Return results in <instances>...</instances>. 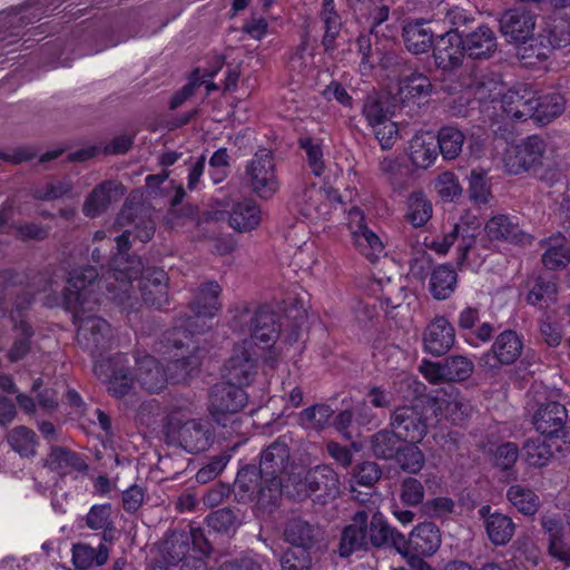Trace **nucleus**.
I'll return each instance as SVG.
<instances>
[{
  "mask_svg": "<svg viewBox=\"0 0 570 570\" xmlns=\"http://www.w3.org/2000/svg\"><path fill=\"white\" fill-rule=\"evenodd\" d=\"M389 60H394L395 66L399 67L396 72L401 92H406L413 98L428 97L432 94L433 85L430 79L414 69L405 58L395 56Z\"/></svg>",
  "mask_w": 570,
  "mask_h": 570,
  "instance_id": "obj_25",
  "label": "nucleus"
},
{
  "mask_svg": "<svg viewBox=\"0 0 570 570\" xmlns=\"http://www.w3.org/2000/svg\"><path fill=\"white\" fill-rule=\"evenodd\" d=\"M485 232L490 239L497 240L520 242L523 236L519 224L503 214L490 218L485 225Z\"/></svg>",
  "mask_w": 570,
  "mask_h": 570,
  "instance_id": "obj_43",
  "label": "nucleus"
},
{
  "mask_svg": "<svg viewBox=\"0 0 570 570\" xmlns=\"http://www.w3.org/2000/svg\"><path fill=\"white\" fill-rule=\"evenodd\" d=\"M466 51L463 37L455 32H445L435 38L433 58L435 66L444 71H454L462 67Z\"/></svg>",
  "mask_w": 570,
  "mask_h": 570,
  "instance_id": "obj_17",
  "label": "nucleus"
},
{
  "mask_svg": "<svg viewBox=\"0 0 570 570\" xmlns=\"http://www.w3.org/2000/svg\"><path fill=\"white\" fill-rule=\"evenodd\" d=\"M396 535H402L392 528L382 512L375 511L367 519V542L368 547L385 548L392 547L397 551Z\"/></svg>",
  "mask_w": 570,
  "mask_h": 570,
  "instance_id": "obj_32",
  "label": "nucleus"
},
{
  "mask_svg": "<svg viewBox=\"0 0 570 570\" xmlns=\"http://www.w3.org/2000/svg\"><path fill=\"white\" fill-rule=\"evenodd\" d=\"M547 150L544 139L538 135H532L521 140L520 144L507 149L503 163L507 173L519 175L525 171H537L543 164V157Z\"/></svg>",
  "mask_w": 570,
  "mask_h": 570,
  "instance_id": "obj_7",
  "label": "nucleus"
},
{
  "mask_svg": "<svg viewBox=\"0 0 570 570\" xmlns=\"http://www.w3.org/2000/svg\"><path fill=\"white\" fill-rule=\"evenodd\" d=\"M189 550V537H187L185 531L170 532L160 547L163 559L170 566L186 561Z\"/></svg>",
  "mask_w": 570,
  "mask_h": 570,
  "instance_id": "obj_39",
  "label": "nucleus"
},
{
  "mask_svg": "<svg viewBox=\"0 0 570 570\" xmlns=\"http://www.w3.org/2000/svg\"><path fill=\"white\" fill-rule=\"evenodd\" d=\"M354 235L360 252L370 262H375L384 249L379 236L362 223H360L357 230L354 232Z\"/></svg>",
  "mask_w": 570,
  "mask_h": 570,
  "instance_id": "obj_54",
  "label": "nucleus"
},
{
  "mask_svg": "<svg viewBox=\"0 0 570 570\" xmlns=\"http://www.w3.org/2000/svg\"><path fill=\"white\" fill-rule=\"evenodd\" d=\"M464 134L453 126H444L439 130L436 146L444 159H454L462 151Z\"/></svg>",
  "mask_w": 570,
  "mask_h": 570,
  "instance_id": "obj_50",
  "label": "nucleus"
},
{
  "mask_svg": "<svg viewBox=\"0 0 570 570\" xmlns=\"http://www.w3.org/2000/svg\"><path fill=\"white\" fill-rule=\"evenodd\" d=\"M367 519L368 512L364 509L356 511L342 533L338 544V554L347 558L357 551H367Z\"/></svg>",
  "mask_w": 570,
  "mask_h": 570,
  "instance_id": "obj_20",
  "label": "nucleus"
},
{
  "mask_svg": "<svg viewBox=\"0 0 570 570\" xmlns=\"http://www.w3.org/2000/svg\"><path fill=\"white\" fill-rule=\"evenodd\" d=\"M402 38L406 49L414 55L428 52L435 43L433 31L422 21L407 23L403 28Z\"/></svg>",
  "mask_w": 570,
  "mask_h": 570,
  "instance_id": "obj_33",
  "label": "nucleus"
},
{
  "mask_svg": "<svg viewBox=\"0 0 570 570\" xmlns=\"http://www.w3.org/2000/svg\"><path fill=\"white\" fill-rule=\"evenodd\" d=\"M208 410L214 421L226 426L229 415L242 411L247 404V393L243 386L226 381L213 385L209 390Z\"/></svg>",
  "mask_w": 570,
  "mask_h": 570,
  "instance_id": "obj_10",
  "label": "nucleus"
},
{
  "mask_svg": "<svg viewBox=\"0 0 570 570\" xmlns=\"http://www.w3.org/2000/svg\"><path fill=\"white\" fill-rule=\"evenodd\" d=\"M230 312V330L238 334H249V337L234 344L224 364L223 375L229 382L247 386L254 382L258 372L255 341L273 346L279 336V324L276 313L267 305L242 303Z\"/></svg>",
  "mask_w": 570,
  "mask_h": 570,
  "instance_id": "obj_1",
  "label": "nucleus"
},
{
  "mask_svg": "<svg viewBox=\"0 0 570 570\" xmlns=\"http://www.w3.org/2000/svg\"><path fill=\"white\" fill-rule=\"evenodd\" d=\"M432 216V204L421 191L411 194L407 200L406 218L414 227L425 225Z\"/></svg>",
  "mask_w": 570,
  "mask_h": 570,
  "instance_id": "obj_52",
  "label": "nucleus"
},
{
  "mask_svg": "<svg viewBox=\"0 0 570 570\" xmlns=\"http://www.w3.org/2000/svg\"><path fill=\"white\" fill-rule=\"evenodd\" d=\"M476 228L466 224H455L452 230L445 234L441 239L431 243L430 248L438 254H446L450 247L458 242V264H462L468 253L474 247L476 239Z\"/></svg>",
  "mask_w": 570,
  "mask_h": 570,
  "instance_id": "obj_24",
  "label": "nucleus"
},
{
  "mask_svg": "<svg viewBox=\"0 0 570 570\" xmlns=\"http://www.w3.org/2000/svg\"><path fill=\"white\" fill-rule=\"evenodd\" d=\"M125 190L124 185L117 180H104L86 197L82 205L83 215L89 218L102 215L112 202L119 200L125 195Z\"/></svg>",
  "mask_w": 570,
  "mask_h": 570,
  "instance_id": "obj_23",
  "label": "nucleus"
},
{
  "mask_svg": "<svg viewBox=\"0 0 570 570\" xmlns=\"http://www.w3.org/2000/svg\"><path fill=\"white\" fill-rule=\"evenodd\" d=\"M546 250L542 254L541 262L547 269H563L570 263V246L563 235H554L546 242Z\"/></svg>",
  "mask_w": 570,
  "mask_h": 570,
  "instance_id": "obj_35",
  "label": "nucleus"
},
{
  "mask_svg": "<svg viewBox=\"0 0 570 570\" xmlns=\"http://www.w3.org/2000/svg\"><path fill=\"white\" fill-rule=\"evenodd\" d=\"M291 464L289 448L283 438L271 443L261 455L259 469L269 482V492L282 493V474Z\"/></svg>",
  "mask_w": 570,
  "mask_h": 570,
  "instance_id": "obj_13",
  "label": "nucleus"
},
{
  "mask_svg": "<svg viewBox=\"0 0 570 570\" xmlns=\"http://www.w3.org/2000/svg\"><path fill=\"white\" fill-rule=\"evenodd\" d=\"M220 293L222 287L215 281L202 284L189 303L194 315L180 318L179 324L165 333V345L176 350H195L194 335L205 332L204 324L198 323L202 317H213L222 308Z\"/></svg>",
  "mask_w": 570,
  "mask_h": 570,
  "instance_id": "obj_3",
  "label": "nucleus"
},
{
  "mask_svg": "<svg viewBox=\"0 0 570 570\" xmlns=\"http://www.w3.org/2000/svg\"><path fill=\"white\" fill-rule=\"evenodd\" d=\"M7 442L22 458H33L37 454L38 436L24 425L11 429L7 434Z\"/></svg>",
  "mask_w": 570,
  "mask_h": 570,
  "instance_id": "obj_42",
  "label": "nucleus"
},
{
  "mask_svg": "<svg viewBox=\"0 0 570 570\" xmlns=\"http://www.w3.org/2000/svg\"><path fill=\"white\" fill-rule=\"evenodd\" d=\"M168 438L178 442L179 446L189 453L204 452L213 442L209 423L204 420H188L177 426H171Z\"/></svg>",
  "mask_w": 570,
  "mask_h": 570,
  "instance_id": "obj_15",
  "label": "nucleus"
},
{
  "mask_svg": "<svg viewBox=\"0 0 570 570\" xmlns=\"http://www.w3.org/2000/svg\"><path fill=\"white\" fill-rule=\"evenodd\" d=\"M315 553L288 547L281 558L282 570H311Z\"/></svg>",
  "mask_w": 570,
  "mask_h": 570,
  "instance_id": "obj_59",
  "label": "nucleus"
},
{
  "mask_svg": "<svg viewBox=\"0 0 570 570\" xmlns=\"http://www.w3.org/2000/svg\"><path fill=\"white\" fill-rule=\"evenodd\" d=\"M199 366V361L196 355L181 354L179 357L171 360L168 363L169 377L175 382L179 383L185 381L191 375V373Z\"/></svg>",
  "mask_w": 570,
  "mask_h": 570,
  "instance_id": "obj_61",
  "label": "nucleus"
},
{
  "mask_svg": "<svg viewBox=\"0 0 570 570\" xmlns=\"http://www.w3.org/2000/svg\"><path fill=\"white\" fill-rule=\"evenodd\" d=\"M97 278L98 272L92 266L73 271L63 289L65 308L70 312L83 308L87 296L90 294L89 287L94 285Z\"/></svg>",
  "mask_w": 570,
  "mask_h": 570,
  "instance_id": "obj_18",
  "label": "nucleus"
},
{
  "mask_svg": "<svg viewBox=\"0 0 570 570\" xmlns=\"http://www.w3.org/2000/svg\"><path fill=\"white\" fill-rule=\"evenodd\" d=\"M109 550L105 544H99L97 549L85 544L77 543L72 547V562L77 569L85 570L94 563L102 566L107 562Z\"/></svg>",
  "mask_w": 570,
  "mask_h": 570,
  "instance_id": "obj_47",
  "label": "nucleus"
},
{
  "mask_svg": "<svg viewBox=\"0 0 570 570\" xmlns=\"http://www.w3.org/2000/svg\"><path fill=\"white\" fill-rule=\"evenodd\" d=\"M557 283L552 277L538 276L530 292L527 295V302L537 305L541 302L547 304L557 301Z\"/></svg>",
  "mask_w": 570,
  "mask_h": 570,
  "instance_id": "obj_58",
  "label": "nucleus"
},
{
  "mask_svg": "<svg viewBox=\"0 0 570 570\" xmlns=\"http://www.w3.org/2000/svg\"><path fill=\"white\" fill-rule=\"evenodd\" d=\"M405 440L389 424L368 439V450L377 460L392 461Z\"/></svg>",
  "mask_w": 570,
  "mask_h": 570,
  "instance_id": "obj_31",
  "label": "nucleus"
},
{
  "mask_svg": "<svg viewBox=\"0 0 570 570\" xmlns=\"http://www.w3.org/2000/svg\"><path fill=\"white\" fill-rule=\"evenodd\" d=\"M261 223V209L252 199H245L234 205L228 213V224L238 232H248Z\"/></svg>",
  "mask_w": 570,
  "mask_h": 570,
  "instance_id": "obj_34",
  "label": "nucleus"
},
{
  "mask_svg": "<svg viewBox=\"0 0 570 570\" xmlns=\"http://www.w3.org/2000/svg\"><path fill=\"white\" fill-rule=\"evenodd\" d=\"M419 442L405 441L395 458L397 466L407 473H419L425 464V455L422 450L417 446Z\"/></svg>",
  "mask_w": 570,
  "mask_h": 570,
  "instance_id": "obj_48",
  "label": "nucleus"
},
{
  "mask_svg": "<svg viewBox=\"0 0 570 570\" xmlns=\"http://www.w3.org/2000/svg\"><path fill=\"white\" fill-rule=\"evenodd\" d=\"M432 409L423 401L396 406L389 417V424L405 441L421 442L432 425Z\"/></svg>",
  "mask_w": 570,
  "mask_h": 570,
  "instance_id": "obj_5",
  "label": "nucleus"
},
{
  "mask_svg": "<svg viewBox=\"0 0 570 570\" xmlns=\"http://www.w3.org/2000/svg\"><path fill=\"white\" fill-rule=\"evenodd\" d=\"M381 286V299L387 307L396 308L402 305L407 296V288L401 277L379 281Z\"/></svg>",
  "mask_w": 570,
  "mask_h": 570,
  "instance_id": "obj_57",
  "label": "nucleus"
},
{
  "mask_svg": "<svg viewBox=\"0 0 570 570\" xmlns=\"http://www.w3.org/2000/svg\"><path fill=\"white\" fill-rule=\"evenodd\" d=\"M469 197L475 204H487L491 197L490 184L484 171L472 170L469 177Z\"/></svg>",
  "mask_w": 570,
  "mask_h": 570,
  "instance_id": "obj_62",
  "label": "nucleus"
},
{
  "mask_svg": "<svg viewBox=\"0 0 570 570\" xmlns=\"http://www.w3.org/2000/svg\"><path fill=\"white\" fill-rule=\"evenodd\" d=\"M499 24L500 32L508 41L527 43L533 35L535 21L530 11L515 8L504 11Z\"/></svg>",
  "mask_w": 570,
  "mask_h": 570,
  "instance_id": "obj_21",
  "label": "nucleus"
},
{
  "mask_svg": "<svg viewBox=\"0 0 570 570\" xmlns=\"http://www.w3.org/2000/svg\"><path fill=\"white\" fill-rule=\"evenodd\" d=\"M458 281L456 272L450 265H439L431 274L430 291L435 299H445L452 295Z\"/></svg>",
  "mask_w": 570,
  "mask_h": 570,
  "instance_id": "obj_41",
  "label": "nucleus"
},
{
  "mask_svg": "<svg viewBox=\"0 0 570 570\" xmlns=\"http://www.w3.org/2000/svg\"><path fill=\"white\" fill-rule=\"evenodd\" d=\"M522 450L527 463L534 468L546 466L553 455L551 446L540 438L525 441Z\"/></svg>",
  "mask_w": 570,
  "mask_h": 570,
  "instance_id": "obj_55",
  "label": "nucleus"
},
{
  "mask_svg": "<svg viewBox=\"0 0 570 570\" xmlns=\"http://www.w3.org/2000/svg\"><path fill=\"white\" fill-rule=\"evenodd\" d=\"M541 525L548 534L549 554L566 563L570 564V529H567L562 521L550 517H543Z\"/></svg>",
  "mask_w": 570,
  "mask_h": 570,
  "instance_id": "obj_28",
  "label": "nucleus"
},
{
  "mask_svg": "<svg viewBox=\"0 0 570 570\" xmlns=\"http://www.w3.org/2000/svg\"><path fill=\"white\" fill-rule=\"evenodd\" d=\"M523 350V344L519 335L511 330H507L498 335L493 345V357L502 365L513 364Z\"/></svg>",
  "mask_w": 570,
  "mask_h": 570,
  "instance_id": "obj_36",
  "label": "nucleus"
},
{
  "mask_svg": "<svg viewBox=\"0 0 570 570\" xmlns=\"http://www.w3.org/2000/svg\"><path fill=\"white\" fill-rule=\"evenodd\" d=\"M507 498L524 515L535 514L540 505L539 497L534 491L521 484L511 485L507 492Z\"/></svg>",
  "mask_w": 570,
  "mask_h": 570,
  "instance_id": "obj_49",
  "label": "nucleus"
},
{
  "mask_svg": "<svg viewBox=\"0 0 570 570\" xmlns=\"http://www.w3.org/2000/svg\"><path fill=\"white\" fill-rule=\"evenodd\" d=\"M246 180L252 190L261 198H271L278 188L275 164L271 150H258L247 164Z\"/></svg>",
  "mask_w": 570,
  "mask_h": 570,
  "instance_id": "obj_11",
  "label": "nucleus"
},
{
  "mask_svg": "<svg viewBox=\"0 0 570 570\" xmlns=\"http://www.w3.org/2000/svg\"><path fill=\"white\" fill-rule=\"evenodd\" d=\"M94 372L107 385L109 394L117 399L127 395L136 381L130 373L127 356L121 353L97 361Z\"/></svg>",
  "mask_w": 570,
  "mask_h": 570,
  "instance_id": "obj_9",
  "label": "nucleus"
},
{
  "mask_svg": "<svg viewBox=\"0 0 570 570\" xmlns=\"http://www.w3.org/2000/svg\"><path fill=\"white\" fill-rule=\"evenodd\" d=\"M485 531L489 540L494 546H505L511 541L515 532L513 520L503 513L493 512L487 521Z\"/></svg>",
  "mask_w": 570,
  "mask_h": 570,
  "instance_id": "obj_44",
  "label": "nucleus"
},
{
  "mask_svg": "<svg viewBox=\"0 0 570 570\" xmlns=\"http://www.w3.org/2000/svg\"><path fill=\"white\" fill-rule=\"evenodd\" d=\"M424 487L422 482L413 476L405 478L400 488V499L409 507H416L423 502Z\"/></svg>",
  "mask_w": 570,
  "mask_h": 570,
  "instance_id": "obj_64",
  "label": "nucleus"
},
{
  "mask_svg": "<svg viewBox=\"0 0 570 570\" xmlns=\"http://www.w3.org/2000/svg\"><path fill=\"white\" fill-rule=\"evenodd\" d=\"M112 508L110 503L95 504L83 518L86 525L91 530H101L105 541L111 540L115 530L111 518Z\"/></svg>",
  "mask_w": 570,
  "mask_h": 570,
  "instance_id": "obj_46",
  "label": "nucleus"
},
{
  "mask_svg": "<svg viewBox=\"0 0 570 570\" xmlns=\"http://www.w3.org/2000/svg\"><path fill=\"white\" fill-rule=\"evenodd\" d=\"M334 411L327 404H314L299 413V423L306 429L324 430L332 419Z\"/></svg>",
  "mask_w": 570,
  "mask_h": 570,
  "instance_id": "obj_53",
  "label": "nucleus"
},
{
  "mask_svg": "<svg viewBox=\"0 0 570 570\" xmlns=\"http://www.w3.org/2000/svg\"><path fill=\"white\" fill-rule=\"evenodd\" d=\"M207 527L217 533H229L237 527V517L232 509L224 508L212 512L206 518Z\"/></svg>",
  "mask_w": 570,
  "mask_h": 570,
  "instance_id": "obj_63",
  "label": "nucleus"
},
{
  "mask_svg": "<svg viewBox=\"0 0 570 570\" xmlns=\"http://www.w3.org/2000/svg\"><path fill=\"white\" fill-rule=\"evenodd\" d=\"M136 381L149 393L161 391L167 383V376L159 362L151 355L136 358Z\"/></svg>",
  "mask_w": 570,
  "mask_h": 570,
  "instance_id": "obj_29",
  "label": "nucleus"
},
{
  "mask_svg": "<svg viewBox=\"0 0 570 570\" xmlns=\"http://www.w3.org/2000/svg\"><path fill=\"white\" fill-rule=\"evenodd\" d=\"M474 370L473 362L463 355H451L443 360L446 382H462L468 380Z\"/></svg>",
  "mask_w": 570,
  "mask_h": 570,
  "instance_id": "obj_56",
  "label": "nucleus"
},
{
  "mask_svg": "<svg viewBox=\"0 0 570 570\" xmlns=\"http://www.w3.org/2000/svg\"><path fill=\"white\" fill-rule=\"evenodd\" d=\"M534 91L525 85H519L502 95L501 108L508 118L527 120L534 110Z\"/></svg>",
  "mask_w": 570,
  "mask_h": 570,
  "instance_id": "obj_26",
  "label": "nucleus"
},
{
  "mask_svg": "<svg viewBox=\"0 0 570 570\" xmlns=\"http://www.w3.org/2000/svg\"><path fill=\"white\" fill-rule=\"evenodd\" d=\"M283 539L291 548L316 552L324 540V531L318 523L293 517L285 523Z\"/></svg>",
  "mask_w": 570,
  "mask_h": 570,
  "instance_id": "obj_16",
  "label": "nucleus"
},
{
  "mask_svg": "<svg viewBox=\"0 0 570 570\" xmlns=\"http://www.w3.org/2000/svg\"><path fill=\"white\" fill-rule=\"evenodd\" d=\"M396 544L402 556H433L441 546L440 529L433 522L419 523L409 538L396 535Z\"/></svg>",
  "mask_w": 570,
  "mask_h": 570,
  "instance_id": "obj_12",
  "label": "nucleus"
},
{
  "mask_svg": "<svg viewBox=\"0 0 570 570\" xmlns=\"http://www.w3.org/2000/svg\"><path fill=\"white\" fill-rule=\"evenodd\" d=\"M454 342V327L444 316L433 318L423 332L424 351L433 356L446 354Z\"/></svg>",
  "mask_w": 570,
  "mask_h": 570,
  "instance_id": "obj_22",
  "label": "nucleus"
},
{
  "mask_svg": "<svg viewBox=\"0 0 570 570\" xmlns=\"http://www.w3.org/2000/svg\"><path fill=\"white\" fill-rule=\"evenodd\" d=\"M320 18L324 23V36L322 45L326 52L336 49V39L342 28V19L338 14L334 0H323Z\"/></svg>",
  "mask_w": 570,
  "mask_h": 570,
  "instance_id": "obj_38",
  "label": "nucleus"
},
{
  "mask_svg": "<svg viewBox=\"0 0 570 570\" xmlns=\"http://www.w3.org/2000/svg\"><path fill=\"white\" fill-rule=\"evenodd\" d=\"M532 118L541 124L547 125L564 111L566 100L560 92H550L542 96L534 94Z\"/></svg>",
  "mask_w": 570,
  "mask_h": 570,
  "instance_id": "obj_37",
  "label": "nucleus"
},
{
  "mask_svg": "<svg viewBox=\"0 0 570 570\" xmlns=\"http://www.w3.org/2000/svg\"><path fill=\"white\" fill-rule=\"evenodd\" d=\"M436 144L433 138L429 137V141L424 137H414L410 144V158L414 166L419 168H428L436 159Z\"/></svg>",
  "mask_w": 570,
  "mask_h": 570,
  "instance_id": "obj_51",
  "label": "nucleus"
},
{
  "mask_svg": "<svg viewBox=\"0 0 570 570\" xmlns=\"http://www.w3.org/2000/svg\"><path fill=\"white\" fill-rule=\"evenodd\" d=\"M291 481L295 489L292 495L301 501L309 498L314 503L325 505L341 493L340 475L328 464L309 468L303 476H294Z\"/></svg>",
  "mask_w": 570,
  "mask_h": 570,
  "instance_id": "obj_4",
  "label": "nucleus"
},
{
  "mask_svg": "<svg viewBox=\"0 0 570 570\" xmlns=\"http://www.w3.org/2000/svg\"><path fill=\"white\" fill-rule=\"evenodd\" d=\"M445 21L451 26L448 32H455L462 37L473 29L475 14L460 7H452L445 13Z\"/></svg>",
  "mask_w": 570,
  "mask_h": 570,
  "instance_id": "obj_60",
  "label": "nucleus"
},
{
  "mask_svg": "<svg viewBox=\"0 0 570 570\" xmlns=\"http://www.w3.org/2000/svg\"><path fill=\"white\" fill-rule=\"evenodd\" d=\"M11 321L13 328L19 332V334L14 338L7 356L10 362L16 363L24 358L30 352L31 338L35 335V331L26 320H18L13 314H11Z\"/></svg>",
  "mask_w": 570,
  "mask_h": 570,
  "instance_id": "obj_45",
  "label": "nucleus"
},
{
  "mask_svg": "<svg viewBox=\"0 0 570 570\" xmlns=\"http://www.w3.org/2000/svg\"><path fill=\"white\" fill-rule=\"evenodd\" d=\"M568 410L559 402L541 404L535 411L532 423L535 430L548 438H560L570 445V429L566 426Z\"/></svg>",
  "mask_w": 570,
  "mask_h": 570,
  "instance_id": "obj_14",
  "label": "nucleus"
},
{
  "mask_svg": "<svg viewBox=\"0 0 570 570\" xmlns=\"http://www.w3.org/2000/svg\"><path fill=\"white\" fill-rule=\"evenodd\" d=\"M73 324L77 325L76 340L80 347L91 356L100 355L109 350L114 342V331L102 317L87 315L83 308L72 312Z\"/></svg>",
  "mask_w": 570,
  "mask_h": 570,
  "instance_id": "obj_6",
  "label": "nucleus"
},
{
  "mask_svg": "<svg viewBox=\"0 0 570 570\" xmlns=\"http://www.w3.org/2000/svg\"><path fill=\"white\" fill-rule=\"evenodd\" d=\"M362 115L365 117L368 126H381L382 122L391 119L393 115L389 98L377 92L367 95L364 99Z\"/></svg>",
  "mask_w": 570,
  "mask_h": 570,
  "instance_id": "obj_40",
  "label": "nucleus"
},
{
  "mask_svg": "<svg viewBox=\"0 0 570 570\" xmlns=\"http://www.w3.org/2000/svg\"><path fill=\"white\" fill-rule=\"evenodd\" d=\"M269 482L254 464L238 471L234 482V493L239 502H256L262 507L276 504L281 493L269 492Z\"/></svg>",
  "mask_w": 570,
  "mask_h": 570,
  "instance_id": "obj_8",
  "label": "nucleus"
},
{
  "mask_svg": "<svg viewBox=\"0 0 570 570\" xmlns=\"http://www.w3.org/2000/svg\"><path fill=\"white\" fill-rule=\"evenodd\" d=\"M43 465L59 475L70 472H85L88 469L82 456L66 446L52 445Z\"/></svg>",
  "mask_w": 570,
  "mask_h": 570,
  "instance_id": "obj_30",
  "label": "nucleus"
},
{
  "mask_svg": "<svg viewBox=\"0 0 570 570\" xmlns=\"http://www.w3.org/2000/svg\"><path fill=\"white\" fill-rule=\"evenodd\" d=\"M148 209L141 203H135L127 199L122 205L117 218L116 224L120 227L132 226L127 228L121 235L116 238L117 254L114 257V272L112 275L117 282L125 288L121 294L116 297L118 303L128 311L136 309L135 298L130 295L127 286L132 279L142 277L144 269L142 262L138 256H130V237L146 243L151 239L155 234V223L147 215Z\"/></svg>",
  "mask_w": 570,
  "mask_h": 570,
  "instance_id": "obj_2",
  "label": "nucleus"
},
{
  "mask_svg": "<svg viewBox=\"0 0 570 570\" xmlns=\"http://www.w3.org/2000/svg\"><path fill=\"white\" fill-rule=\"evenodd\" d=\"M465 51L474 60L490 59L498 50L494 31L487 24H480L463 36Z\"/></svg>",
  "mask_w": 570,
  "mask_h": 570,
  "instance_id": "obj_27",
  "label": "nucleus"
},
{
  "mask_svg": "<svg viewBox=\"0 0 570 570\" xmlns=\"http://www.w3.org/2000/svg\"><path fill=\"white\" fill-rule=\"evenodd\" d=\"M139 291L145 305L164 308L169 303L167 273L163 268H147L139 278Z\"/></svg>",
  "mask_w": 570,
  "mask_h": 570,
  "instance_id": "obj_19",
  "label": "nucleus"
}]
</instances>
